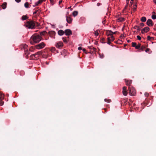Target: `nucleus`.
Returning a JSON list of instances; mask_svg holds the SVG:
<instances>
[{
  "label": "nucleus",
  "instance_id": "9b49d317",
  "mask_svg": "<svg viewBox=\"0 0 156 156\" xmlns=\"http://www.w3.org/2000/svg\"><path fill=\"white\" fill-rule=\"evenodd\" d=\"M38 56H37V54H33L30 55V57L33 59H37Z\"/></svg>",
  "mask_w": 156,
  "mask_h": 156
},
{
  "label": "nucleus",
  "instance_id": "dca6fc26",
  "mask_svg": "<svg viewBox=\"0 0 156 156\" xmlns=\"http://www.w3.org/2000/svg\"><path fill=\"white\" fill-rule=\"evenodd\" d=\"M7 3L6 2H4L2 5V7L3 9H5L6 7Z\"/></svg>",
  "mask_w": 156,
  "mask_h": 156
},
{
  "label": "nucleus",
  "instance_id": "5fc2aeb1",
  "mask_svg": "<svg viewBox=\"0 0 156 156\" xmlns=\"http://www.w3.org/2000/svg\"><path fill=\"white\" fill-rule=\"evenodd\" d=\"M15 1L16 2L19 3L21 2V0H15Z\"/></svg>",
  "mask_w": 156,
  "mask_h": 156
},
{
  "label": "nucleus",
  "instance_id": "c85d7f7f",
  "mask_svg": "<svg viewBox=\"0 0 156 156\" xmlns=\"http://www.w3.org/2000/svg\"><path fill=\"white\" fill-rule=\"evenodd\" d=\"M104 101H105L107 102H108V103H110V102H111V100H110L109 99H107V98L105 99L104 100Z\"/></svg>",
  "mask_w": 156,
  "mask_h": 156
},
{
  "label": "nucleus",
  "instance_id": "a19ab883",
  "mask_svg": "<svg viewBox=\"0 0 156 156\" xmlns=\"http://www.w3.org/2000/svg\"><path fill=\"white\" fill-rule=\"evenodd\" d=\"M4 101H2V100H0V106H2L3 105Z\"/></svg>",
  "mask_w": 156,
  "mask_h": 156
},
{
  "label": "nucleus",
  "instance_id": "aec40b11",
  "mask_svg": "<svg viewBox=\"0 0 156 156\" xmlns=\"http://www.w3.org/2000/svg\"><path fill=\"white\" fill-rule=\"evenodd\" d=\"M107 33L108 34V35L112 36V35L113 32L111 30H107Z\"/></svg>",
  "mask_w": 156,
  "mask_h": 156
},
{
  "label": "nucleus",
  "instance_id": "0eeeda50",
  "mask_svg": "<svg viewBox=\"0 0 156 156\" xmlns=\"http://www.w3.org/2000/svg\"><path fill=\"white\" fill-rule=\"evenodd\" d=\"M63 43L62 41H59L56 44L55 46L58 48H60L63 46Z\"/></svg>",
  "mask_w": 156,
  "mask_h": 156
},
{
  "label": "nucleus",
  "instance_id": "680f3d73",
  "mask_svg": "<svg viewBox=\"0 0 156 156\" xmlns=\"http://www.w3.org/2000/svg\"><path fill=\"white\" fill-rule=\"evenodd\" d=\"M101 4L100 3H97V5L98 6H100V5H101Z\"/></svg>",
  "mask_w": 156,
  "mask_h": 156
},
{
  "label": "nucleus",
  "instance_id": "cd10ccee",
  "mask_svg": "<svg viewBox=\"0 0 156 156\" xmlns=\"http://www.w3.org/2000/svg\"><path fill=\"white\" fill-rule=\"evenodd\" d=\"M141 47V44L139 43L137 45H136L135 48L136 49H138Z\"/></svg>",
  "mask_w": 156,
  "mask_h": 156
},
{
  "label": "nucleus",
  "instance_id": "e433bc0d",
  "mask_svg": "<svg viewBox=\"0 0 156 156\" xmlns=\"http://www.w3.org/2000/svg\"><path fill=\"white\" fill-rule=\"evenodd\" d=\"M110 39L111 40V41H113L115 39V38L112 35V36H111V37H110Z\"/></svg>",
  "mask_w": 156,
  "mask_h": 156
},
{
  "label": "nucleus",
  "instance_id": "79ce46f5",
  "mask_svg": "<svg viewBox=\"0 0 156 156\" xmlns=\"http://www.w3.org/2000/svg\"><path fill=\"white\" fill-rule=\"evenodd\" d=\"M51 4L53 5L54 4V1L53 0H50Z\"/></svg>",
  "mask_w": 156,
  "mask_h": 156
},
{
  "label": "nucleus",
  "instance_id": "6ab92c4d",
  "mask_svg": "<svg viewBox=\"0 0 156 156\" xmlns=\"http://www.w3.org/2000/svg\"><path fill=\"white\" fill-rule=\"evenodd\" d=\"M25 7L26 8H29L30 5H29V3L28 2H26L24 5Z\"/></svg>",
  "mask_w": 156,
  "mask_h": 156
},
{
  "label": "nucleus",
  "instance_id": "7c9ffc66",
  "mask_svg": "<svg viewBox=\"0 0 156 156\" xmlns=\"http://www.w3.org/2000/svg\"><path fill=\"white\" fill-rule=\"evenodd\" d=\"M107 40H108V41L107 42V43L109 44H110L111 43V40L110 39V37H108L107 38Z\"/></svg>",
  "mask_w": 156,
  "mask_h": 156
},
{
  "label": "nucleus",
  "instance_id": "c756f323",
  "mask_svg": "<svg viewBox=\"0 0 156 156\" xmlns=\"http://www.w3.org/2000/svg\"><path fill=\"white\" fill-rule=\"evenodd\" d=\"M122 93L123 95L126 96L127 94V90H122Z\"/></svg>",
  "mask_w": 156,
  "mask_h": 156
},
{
  "label": "nucleus",
  "instance_id": "4be33fe9",
  "mask_svg": "<svg viewBox=\"0 0 156 156\" xmlns=\"http://www.w3.org/2000/svg\"><path fill=\"white\" fill-rule=\"evenodd\" d=\"M28 18L27 15H23L22 17V19L23 20H25Z\"/></svg>",
  "mask_w": 156,
  "mask_h": 156
},
{
  "label": "nucleus",
  "instance_id": "1a4fd4ad",
  "mask_svg": "<svg viewBox=\"0 0 156 156\" xmlns=\"http://www.w3.org/2000/svg\"><path fill=\"white\" fill-rule=\"evenodd\" d=\"M125 82L126 83V85L127 86H128L129 87L131 86H130V85L132 83V80H127L126 79H125Z\"/></svg>",
  "mask_w": 156,
  "mask_h": 156
},
{
  "label": "nucleus",
  "instance_id": "20e7f679",
  "mask_svg": "<svg viewBox=\"0 0 156 156\" xmlns=\"http://www.w3.org/2000/svg\"><path fill=\"white\" fill-rule=\"evenodd\" d=\"M45 44L44 42H42L36 45L35 47L37 49H41L43 48L45 46Z\"/></svg>",
  "mask_w": 156,
  "mask_h": 156
},
{
  "label": "nucleus",
  "instance_id": "bb28decb",
  "mask_svg": "<svg viewBox=\"0 0 156 156\" xmlns=\"http://www.w3.org/2000/svg\"><path fill=\"white\" fill-rule=\"evenodd\" d=\"M147 40L148 41H151V39H154L153 37H151L150 36H147Z\"/></svg>",
  "mask_w": 156,
  "mask_h": 156
},
{
  "label": "nucleus",
  "instance_id": "f03ea898",
  "mask_svg": "<svg viewBox=\"0 0 156 156\" xmlns=\"http://www.w3.org/2000/svg\"><path fill=\"white\" fill-rule=\"evenodd\" d=\"M24 25L28 28L33 29L35 28V24L34 21L30 20L27 21Z\"/></svg>",
  "mask_w": 156,
  "mask_h": 156
},
{
  "label": "nucleus",
  "instance_id": "58836bf2",
  "mask_svg": "<svg viewBox=\"0 0 156 156\" xmlns=\"http://www.w3.org/2000/svg\"><path fill=\"white\" fill-rule=\"evenodd\" d=\"M94 34L95 36H98V35L99 33L98 32V30H97L95 31Z\"/></svg>",
  "mask_w": 156,
  "mask_h": 156
},
{
  "label": "nucleus",
  "instance_id": "2eb2a0df",
  "mask_svg": "<svg viewBox=\"0 0 156 156\" xmlns=\"http://www.w3.org/2000/svg\"><path fill=\"white\" fill-rule=\"evenodd\" d=\"M117 20H118V22H123L124 21H125V19L123 18L120 17V18H119L117 19Z\"/></svg>",
  "mask_w": 156,
  "mask_h": 156
},
{
  "label": "nucleus",
  "instance_id": "f8f14e48",
  "mask_svg": "<svg viewBox=\"0 0 156 156\" xmlns=\"http://www.w3.org/2000/svg\"><path fill=\"white\" fill-rule=\"evenodd\" d=\"M66 20L67 22L69 23H71L73 20L70 17L67 16H66Z\"/></svg>",
  "mask_w": 156,
  "mask_h": 156
},
{
  "label": "nucleus",
  "instance_id": "de8ad7c7",
  "mask_svg": "<svg viewBox=\"0 0 156 156\" xmlns=\"http://www.w3.org/2000/svg\"><path fill=\"white\" fill-rule=\"evenodd\" d=\"M140 25L141 27H143L144 26V23H140Z\"/></svg>",
  "mask_w": 156,
  "mask_h": 156
},
{
  "label": "nucleus",
  "instance_id": "f3484780",
  "mask_svg": "<svg viewBox=\"0 0 156 156\" xmlns=\"http://www.w3.org/2000/svg\"><path fill=\"white\" fill-rule=\"evenodd\" d=\"M5 95L4 94L0 92V100H2L4 99Z\"/></svg>",
  "mask_w": 156,
  "mask_h": 156
},
{
  "label": "nucleus",
  "instance_id": "37998d69",
  "mask_svg": "<svg viewBox=\"0 0 156 156\" xmlns=\"http://www.w3.org/2000/svg\"><path fill=\"white\" fill-rule=\"evenodd\" d=\"M144 95L146 97H148L149 96V94L147 92H145L144 94Z\"/></svg>",
  "mask_w": 156,
  "mask_h": 156
},
{
  "label": "nucleus",
  "instance_id": "49530a36",
  "mask_svg": "<svg viewBox=\"0 0 156 156\" xmlns=\"http://www.w3.org/2000/svg\"><path fill=\"white\" fill-rule=\"evenodd\" d=\"M137 38L139 40H141V37L139 35L137 36Z\"/></svg>",
  "mask_w": 156,
  "mask_h": 156
},
{
  "label": "nucleus",
  "instance_id": "2f4dec72",
  "mask_svg": "<svg viewBox=\"0 0 156 156\" xmlns=\"http://www.w3.org/2000/svg\"><path fill=\"white\" fill-rule=\"evenodd\" d=\"M22 46L23 47V48L24 49L25 51L26 50L25 49H26L28 47L27 45L25 44H23L22 45Z\"/></svg>",
  "mask_w": 156,
  "mask_h": 156
},
{
  "label": "nucleus",
  "instance_id": "7ed1b4c3",
  "mask_svg": "<svg viewBox=\"0 0 156 156\" xmlns=\"http://www.w3.org/2000/svg\"><path fill=\"white\" fill-rule=\"evenodd\" d=\"M128 90L129 91V94L130 95L134 96L135 95V90L134 88L132 86L128 87Z\"/></svg>",
  "mask_w": 156,
  "mask_h": 156
},
{
  "label": "nucleus",
  "instance_id": "4c0bfd02",
  "mask_svg": "<svg viewBox=\"0 0 156 156\" xmlns=\"http://www.w3.org/2000/svg\"><path fill=\"white\" fill-rule=\"evenodd\" d=\"M62 40L64 42L66 43H67V41L66 40V38L62 37Z\"/></svg>",
  "mask_w": 156,
  "mask_h": 156
},
{
  "label": "nucleus",
  "instance_id": "ea45409f",
  "mask_svg": "<svg viewBox=\"0 0 156 156\" xmlns=\"http://www.w3.org/2000/svg\"><path fill=\"white\" fill-rule=\"evenodd\" d=\"M133 11H135L136 10V5H133Z\"/></svg>",
  "mask_w": 156,
  "mask_h": 156
},
{
  "label": "nucleus",
  "instance_id": "0e129e2a",
  "mask_svg": "<svg viewBox=\"0 0 156 156\" xmlns=\"http://www.w3.org/2000/svg\"><path fill=\"white\" fill-rule=\"evenodd\" d=\"M141 33L142 34H144V32H144V30H143V29H142V30H141Z\"/></svg>",
  "mask_w": 156,
  "mask_h": 156
},
{
  "label": "nucleus",
  "instance_id": "f704fd0d",
  "mask_svg": "<svg viewBox=\"0 0 156 156\" xmlns=\"http://www.w3.org/2000/svg\"><path fill=\"white\" fill-rule=\"evenodd\" d=\"M132 47H135V48L136 47V43H135V42H132Z\"/></svg>",
  "mask_w": 156,
  "mask_h": 156
},
{
  "label": "nucleus",
  "instance_id": "6e6552de",
  "mask_svg": "<svg viewBox=\"0 0 156 156\" xmlns=\"http://www.w3.org/2000/svg\"><path fill=\"white\" fill-rule=\"evenodd\" d=\"M55 32L54 31H51L48 32L50 37H54V38H55Z\"/></svg>",
  "mask_w": 156,
  "mask_h": 156
},
{
  "label": "nucleus",
  "instance_id": "393cba45",
  "mask_svg": "<svg viewBox=\"0 0 156 156\" xmlns=\"http://www.w3.org/2000/svg\"><path fill=\"white\" fill-rule=\"evenodd\" d=\"M133 28L135 29H136L138 31H140V30L139 28V27L137 26H135L133 27Z\"/></svg>",
  "mask_w": 156,
  "mask_h": 156
},
{
  "label": "nucleus",
  "instance_id": "c03bdc74",
  "mask_svg": "<svg viewBox=\"0 0 156 156\" xmlns=\"http://www.w3.org/2000/svg\"><path fill=\"white\" fill-rule=\"evenodd\" d=\"M145 47L144 46H142L140 48V50H141V51H143V50L145 48Z\"/></svg>",
  "mask_w": 156,
  "mask_h": 156
},
{
  "label": "nucleus",
  "instance_id": "c9c22d12",
  "mask_svg": "<svg viewBox=\"0 0 156 156\" xmlns=\"http://www.w3.org/2000/svg\"><path fill=\"white\" fill-rule=\"evenodd\" d=\"M42 53V52L41 51H38L36 54H37V56H38L39 55H41Z\"/></svg>",
  "mask_w": 156,
  "mask_h": 156
},
{
  "label": "nucleus",
  "instance_id": "f257e3e1",
  "mask_svg": "<svg viewBox=\"0 0 156 156\" xmlns=\"http://www.w3.org/2000/svg\"><path fill=\"white\" fill-rule=\"evenodd\" d=\"M41 37L39 35L32 36L30 38V43L33 44L34 43H38L41 40Z\"/></svg>",
  "mask_w": 156,
  "mask_h": 156
},
{
  "label": "nucleus",
  "instance_id": "338daca9",
  "mask_svg": "<svg viewBox=\"0 0 156 156\" xmlns=\"http://www.w3.org/2000/svg\"><path fill=\"white\" fill-rule=\"evenodd\" d=\"M62 2V0L60 1L59 2V4H60Z\"/></svg>",
  "mask_w": 156,
  "mask_h": 156
},
{
  "label": "nucleus",
  "instance_id": "bf43d9fd",
  "mask_svg": "<svg viewBox=\"0 0 156 156\" xmlns=\"http://www.w3.org/2000/svg\"><path fill=\"white\" fill-rule=\"evenodd\" d=\"M33 49V47H31L30 49V51H32V49Z\"/></svg>",
  "mask_w": 156,
  "mask_h": 156
},
{
  "label": "nucleus",
  "instance_id": "412c9836",
  "mask_svg": "<svg viewBox=\"0 0 156 156\" xmlns=\"http://www.w3.org/2000/svg\"><path fill=\"white\" fill-rule=\"evenodd\" d=\"M146 20V18L145 17L143 16L141 18L140 21L142 22H145Z\"/></svg>",
  "mask_w": 156,
  "mask_h": 156
},
{
  "label": "nucleus",
  "instance_id": "e2e57ef3",
  "mask_svg": "<svg viewBox=\"0 0 156 156\" xmlns=\"http://www.w3.org/2000/svg\"><path fill=\"white\" fill-rule=\"evenodd\" d=\"M105 20H104L103 21H102V23H103V24H105Z\"/></svg>",
  "mask_w": 156,
  "mask_h": 156
},
{
  "label": "nucleus",
  "instance_id": "69168bd1",
  "mask_svg": "<svg viewBox=\"0 0 156 156\" xmlns=\"http://www.w3.org/2000/svg\"><path fill=\"white\" fill-rule=\"evenodd\" d=\"M45 1V0H40V1L41 3H42V2Z\"/></svg>",
  "mask_w": 156,
  "mask_h": 156
},
{
  "label": "nucleus",
  "instance_id": "4d7b16f0",
  "mask_svg": "<svg viewBox=\"0 0 156 156\" xmlns=\"http://www.w3.org/2000/svg\"><path fill=\"white\" fill-rule=\"evenodd\" d=\"M154 30H156V24L154 25Z\"/></svg>",
  "mask_w": 156,
  "mask_h": 156
},
{
  "label": "nucleus",
  "instance_id": "a18cd8bd",
  "mask_svg": "<svg viewBox=\"0 0 156 156\" xmlns=\"http://www.w3.org/2000/svg\"><path fill=\"white\" fill-rule=\"evenodd\" d=\"M55 47H51V51L52 52L55 51Z\"/></svg>",
  "mask_w": 156,
  "mask_h": 156
},
{
  "label": "nucleus",
  "instance_id": "13d9d810",
  "mask_svg": "<svg viewBox=\"0 0 156 156\" xmlns=\"http://www.w3.org/2000/svg\"><path fill=\"white\" fill-rule=\"evenodd\" d=\"M100 58H103L104 57V55H100Z\"/></svg>",
  "mask_w": 156,
  "mask_h": 156
},
{
  "label": "nucleus",
  "instance_id": "ddd939ff",
  "mask_svg": "<svg viewBox=\"0 0 156 156\" xmlns=\"http://www.w3.org/2000/svg\"><path fill=\"white\" fill-rule=\"evenodd\" d=\"M58 34L60 36H62L65 34L64 31L62 30H60L58 31Z\"/></svg>",
  "mask_w": 156,
  "mask_h": 156
},
{
  "label": "nucleus",
  "instance_id": "a878e982",
  "mask_svg": "<svg viewBox=\"0 0 156 156\" xmlns=\"http://www.w3.org/2000/svg\"><path fill=\"white\" fill-rule=\"evenodd\" d=\"M101 43H105V39L104 38H102L101 40Z\"/></svg>",
  "mask_w": 156,
  "mask_h": 156
},
{
  "label": "nucleus",
  "instance_id": "9d476101",
  "mask_svg": "<svg viewBox=\"0 0 156 156\" xmlns=\"http://www.w3.org/2000/svg\"><path fill=\"white\" fill-rule=\"evenodd\" d=\"M88 48L90 49V52L91 53H93L94 51H96V48L91 46L90 47H88Z\"/></svg>",
  "mask_w": 156,
  "mask_h": 156
},
{
  "label": "nucleus",
  "instance_id": "72a5a7b5",
  "mask_svg": "<svg viewBox=\"0 0 156 156\" xmlns=\"http://www.w3.org/2000/svg\"><path fill=\"white\" fill-rule=\"evenodd\" d=\"M151 18L153 20H155L156 19V15L153 14L151 16Z\"/></svg>",
  "mask_w": 156,
  "mask_h": 156
},
{
  "label": "nucleus",
  "instance_id": "39448f33",
  "mask_svg": "<svg viewBox=\"0 0 156 156\" xmlns=\"http://www.w3.org/2000/svg\"><path fill=\"white\" fill-rule=\"evenodd\" d=\"M146 23L148 26L149 27L152 26L154 25V23L152 22V21L151 19H148L147 20Z\"/></svg>",
  "mask_w": 156,
  "mask_h": 156
},
{
  "label": "nucleus",
  "instance_id": "473e14b6",
  "mask_svg": "<svg viewBox=\"0 0 156 156\" xmlns=\"http://www.w3.org/2000/svg\"><path fill=\"white\" fill-rule=\"evenodd\" d=\"M41 2L40 1V0H39V1L37 2L35 5V6H37L39 4L41 3Z\"/></svg>",
  "mask_w": 156,
  "mask_h": 156
},
{
  "label": "nucleus",
  "instance_id": "864d4df0",
  "mask_svg": "<svg viewBox=\"0 0 156 156\" xmlns=\"http://www.w3.org/2000/svg\"><path fill=\"white\" fill-rule=\"evenodd\" d=\"M35 26H38L40 25V24L37 22H36V23H35Z\"/></svg>",
  "mask_w": 156,
  "mask_h": 156
},
{
  "label": "nucleus",
  "instance_id": "6e6d98bb",
  "mask_svg": "<svg viewBox=\"0 0 156 156\" xmlns=\"http://www.w3.org/2000/svg\"><path fill=\"white\" fill-rule=\"evenodd\" d=\"M38 11V10H35V11L34 12L33 14H36L37 13V12Z\"/></svg>",
  "mask_w": 156,
  "mask_h": 156
},
{
  "label": "nucleus",
  "instance_id": "603ef678",
  "mask_svg": "<svg viewBox=\"0 0 156 156\" xmlns=\"http://www.w3.org/2000/svg\"><path fill=\"white\" fill-rule=\"evenodd\" d=\"M83 51L86 54H87V52H86V50L85 49V48L83 49Z\"/></svg>",
  "mask_w": 156,
  "mask_h": 156
},
{
  "label": "nucleus",
  "instance_id": "b1692460",
  "mask_svg": "<svg viewBox=\"0 0 156 156\" xmlns=\"http://www.w3.org/2000/svg\"><path fill=\"white\" fill-rule=\"evenodd\" d=\"M47 32L45 31H44L42 32H41L40 33V34L41 36H44V35Z\"/></svg>",
  "mask_w": 156,
  "mask_h": 156
},
{
  "label": "nucleus",
  "instance_id": "4468645a",
  "mask_svg": "<svg viewBox=\"0 0 156 156\" xmlns=\"http://www.w3.org/2000/svg\"><path fill=\"white\" fill-rule=\"evenodd\" d=\"M143 29V30H144V32L147 33L149 30L150 28L148 27H146L144 28Z\"/></svg>",
  "mask_w": 156,
  "mask_h": 156
},
{
  "label": "nucleus",
  "instance_id": "8fccbe9b",
  "mask_svg": "<svg viewBox=\"0 0 156 156\" xmlns=\"http://www.w3.org/2000/svg\"><path fill=\"white\" fill-rule=\"evenodd\" d=\"M128 4H129V2H127L126 5L124 9H125L126 8H127V7L128 6Z\"/></svg>",
  "mask_w": 156,
  "mask_h": 156
},
{
  "label": "nucleus",
  "instance_id": "a211bd4d",
  "mask_svg": "<svg viewBox=\"0 0 156 156\" xmlns=\"http://www.w3.org/2000/svg\"><path fill=\"white\" fill-rule=\"evenodd\" d=\"M25 54H27V55L26 56V58H28V55L30 53L29 52L28 49H27V50H25Z\"/></svg>",
  "mask_w": 156,
  "mask_h": 156
},
{
  "label": "nucleus",
  "instance_id": "423d86ee",
  "mask_svg": "<svg viewBox=\"0 0 156 156\" xmlns=\"http://www.w3.org/2000/svg\"><path fill=\"white\" fill-rule=\"evenodd\" d=\"M65 34L66 36H69L72 34L71 30L69 29H67L65 31Z\"/></svg>",
  "mask_w": 156,
  "mask_h": 156
},
{
  "label": "nucleus",
  "instance_id": "052dcab7",
  "mask_svg": "<svg viewBox=\"0 0 156 156\" xmlns=\"http://www.w3.org/2000/svg\"><path fill=\"white\" fill-rule=\"evenodd\" d=\"M82 49V48L81 47H78V49L79 50H81Z\"/></svg>",
  "mask_w": 156,
  "mask_h": 156
},
{
  "label": "nucleus",
  "instance_id": "3c124183",
  "mask_svg": "<svg viewBox=\"0 0 156 156\" xmlns=\"http://www.w3.org/2000/svg\"><path fill=\"white\" fill-rule=\"evenodd\" d=\"M150 50V49L149 48H147L146 50L145 51L146 52H149Z\"/></svg>",
  "mask_w": 156,
  "mask_h": 156
},
{
  "label": "nucleus",
  "instance_id": "774afa93",
  "mask_svg": "<svg viewBox=\"0 0 156 156\" xmlns=\"http://www.w3.org/2000/svg\"><path fill=\"white\" fill-rule=\"evenodd\" d=\"M117 32V31H115V32H113V33H112V34H115Z\"/></svg>",
  "mask_w": 156,
  "mask_h": 156
},
{
  "label": "nucleus",
  "instance_id": "5701e85b",
  "mask_svg": "<svg viewBox=\"0 0 156 156\" xmlns=\"http://www.w3.org/2000/svg\"><path fill=\"white\" fill-rule=\"evenodd\" d=\"M78 14V12L77 11H74L73 12V15L74 17L76 16Z\"/></svg>",
  "mask_w": 156,
  "mask_h": 156
},
{
  "label": "nucleus",
  "instance_id": "09e8293b",
  "mask_svg": "<svg viewBox=\"0 0 156 156\" xmlns=\"http://www.w3.org/2000/svg\"><path fill=\"white\" fill-rule=\"evenodd\" d=\"M126 87L124 86L122 88V90H126Z\"/></svg>",
  "mask_w": 156,
  "mask_h": 156
}]
</instances>
